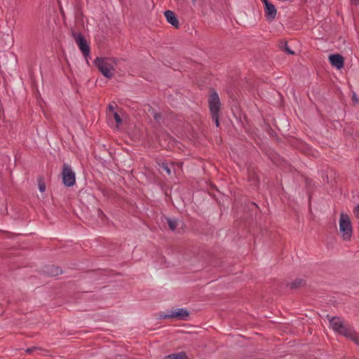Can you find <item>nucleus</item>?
<instances>
[{"mask_svg":"<svg viewBox=\"0 0 359 359\" xmlns=\"http://www.w3.org/2000/svg\"><path fill=\"white\" fill-rule=\"evenodd\" d=\"M331 327L339 334L353 341L359 345V338L354 330L348 324L345 323L340 318L333 317L330 320Z\"/></svg>","mask_w":359,"mask_h":359,"instance_id":"1","label":"nucleus"},{"mask_svg":"<svg viewBox=\"0 0 359 359\" xmlns=\"http://www.w3.org/2000/svg\"><path fill=\"white\" fill-rule=\"evenodd\" d=\"M95 65L104 77L111 79L115 73L117 60L112 57H97Z\"/></svg>","mask_w":359,"mask_h":359,"instance_id":"2","label":"nucleus"},{"mask_svg":"<svg viewBox=\"0 0 359 359\" xmlns=\"http://www.w3.org/2000/svg\"><path fill=\"white\" fill-rule=\"evenodd\" d=\"M352 224L348 215L341 212L339 218V233L344 241H350L352 236Z\"/></svg>","mask_w":359,"mask_h":359,"instance_id":"3","label":"nucleus"},{"mask_svg":"<svg viewBox=\"0 0 359 359\" xmlns=\"http://www.w3.org/2000/svg\"><path fill=\"white\" fill-rule=\"evenodd\" d=\"M62 176V182L65 186L72 187L75 184V173L67 163L63 164Z\"/></svg>","mask_w":359,"mask_h":359,"instance_id":"4","label":"nucleus"},{"mask_svg":"<svg viewBox=\"0 0 359 359\" xmlns=\"http://www.w3.org/2000/svg\"><path fill=\"white\" fill-rule=\"evenodd\" d=\"M73 36L84 57L88 56L90 54V47L83 35L79 33H73Z\"/></svg>","mask_w":359,"mask_h":359,"instance_id":"5","label":"nucleus"},{"mask_svg":"<svg viewBox=\"0 0 359 359\" xmlns=\"http://www.w3.org/2000/svg\"><path fill=\"white\" fill-rule=\"evenodd\" d=\"M208 103L211 114H219L221 108V103L219 95L217 93L214 92L210 95Z\"/></svg>","mask_w":359,"mask_h":359,"instance_id":"6","label":"nucleus"},{"mask_svg":"<svg viewBox=\"0 0 359 359\" xmlns=\"http://www.w3.org/2000/svg\"><path fill=\"white\" fill-rule=\"evenodd\" d=\"M265 17L267 20L272 21L276 18L277 10L271 3L266 4L264 6Z\"/></svg>","mask_w":359,"mask_h":359,"instance_id":"7","label":"nucleus"},{"mask_svg":"<svg viewBox=\"0 0 359 359\" xmlns=\"http://www.w3.org/2000/svg\"><path fill=\"white\" fill-rule=\"evenodd\" d=\"M329 60L331 65L338 69H341L344 65V57L339 54L330 55Z\"/></svg>","mask_w":359,"mask_h":359,"instance_id":"8","label":"nucleus"},{"mask_svg":"<svg viewBox=\"0 0 359 359\" xmlns=\"http://www.w3.org/2000/svg\"><path fill=\"white\" fill-rule=\"evenodd\" d=\"M189 316V312L184 309H177L172 311L168 317L175 318L180 320H186Z\"/></svg>","mask_w":359,"mask_h":359,"instance_id":"9","label":"nucleus"},{"mask_svg":"<svg viewBox=\"0 0 359 359\" xmlns=\"http://www.w3.org/2000/svg\"><path fill=\"white\" fill-rule=\"evenodd\" d=\"M164 15L167 21L175 28L180 27V22L178 19L176 18L175 14L172 11H166L164 13Z\"/></svg>","mask_w":359,"mask_h":359,"instance_id":"10","label":"nucleus"},{"mask_svg":"<svg viewBox=\"0 0 359 359\" xmlns=\"http://www.w3.org/2000/svg\"><path fill=\"white\" fill-rule=\"evenodd\" d=\"M147 108L148 112L153 116L156 122L158 123V124H161L163 121L162 114L160 112L155 111V110L150 105H148Z\"/></svg>","mask_w":359,"mask_h":359,"instance_id":"11","label":"nucleus"},{"mask_svg":"<svg viewBox=\"0 0 359 359\" xmlns=\"http://www.w3.org/2000/svg\"><path fill=\"white\" fill-rule=\"evenodd\" d=\"M62 271L58 267L49 266L47 267L46 273L50 276H55L61 273Z\"/></svg>","mask_w":359,"mask_h":359,"instance_id":"12","label":"nucleus"},{"mask_svg":"<svg viewBox=\"0 0 359 359\" xmlns=\"http://www.w3.org/2000/svg\"><path fill=\"white\" fill-rule=\"evenodd\" d=\"M305 283H306V282L304 279L297 278L294 281H293L292 283H291L290 284V289H292V290L298 289V288L305 285Z\"/></svg>","mask_w":359,"mask_h":359,"instance_id":"13","label":"nucleus"},{"mask_svg":"<svg viewBox=\"0 0 359 359\" xmlns=\"http://www.w3.org/2000/svg\"><path fill=\"white\" fill-rule=\"evenodd\" d=\"M279 47L290 55H294V52L289 47L287 41H280Z\"/></svg>","mask_w":359,"mask_h":359,"instance_id":"14","label":"nucleus"},{"mask_svg":"<svg viewBox=\"0 0 359 359\" xmlns=\"http://www.w3.org/2000/svg\"><path fill=\"white\" fill-rule=\"evenodd\" d=\"M165 359H189L186 354L183 352L171 354L165 356Z\"/></svg>","mask_w":359,"mask_h":359,"instance_id":"15","label":"nucleus"},{"mask_svg":"<svg viewBox=\"0 0 359 359\" xmlns=\"http://www.w3.org/2000/svg\"><path fill=\"white\" fill-rule=\"evenodd\" d=\"M167 222H168V224L169 226V228L172 230V231H174L176 229L177 226V221L175 220V219H170V218H167Z\"/></svg>","mask_w":359,"mask_h":359,"instance_id":"16","label":"nucleus"},{"mask_svg":"<svg viewBox=\"0 0 359 359\" xmlns=\"http://www.w3.org/2000/svg\"><path fill=\"white\" fill-rule=\"evenodd\" d=\"M110 116H112L116 121L117 128L122 123V119L116 111H113Z\"/></svg>","mask_w":359,"mask_h":359,"instance_id":"17","label":"nucleus"},{"mask_svg":"<svg viewBox=\"0 0 359 359\" xmlns=\"http://www.w3.org/2000/svg\"><path fill=\"white\" fill-rule=\"evenodd\" d=\"M161 168L163 169V171H165L168 175L171 174V170L169 168L168 165L166 163H163L161 165Z\"/></svg>","mask_w":359,"mask_h":359,"instance_id":"18","label":"nucleus"},{"mask_svg":"<svg viewBox=\"0 0 359 359\" xmlns=\"http://www.w3.org/2000/svg\"><path fill=\"white\" fill-rule=\"evenodd\" d=\"M212 121H215V123L217 127L219 126V114H211Z\"/></svg>","mask_w":359,"mask_h":359,"instance_id":"19","label":"nucleus"},{"mask_svg":"<svg viewBox=\"0 0 359 359\" xmlns=\"http://www.w3.org/2000/svg\"><path fill=\"white\" fill-rule=\"evenodd\" d=\"M114 109H115V106H114V103H111L108 105V109H109V116H111V114L113 113V111H114Z\"/></svg>","mask_w":359,"mask_h":359,"instance_id":"20","label":"nucleus"},{"mask_svg":"<svg viewBox=\"0 0 359 359\" xmlns=\"http://www.w3.org/2000/svg\"><path fill=\"white\" fill-rule=\"evenodd\" d=\"M39 189L41 192H43L45 191V189H46V185L41 181H39Z\"/></svg>","mask_w":359,"mask_h":359,"instance_id":"21","label":"nucleus"},{"mask_svg":"<svg viewBox=\"0 0 359 359\" xmlns=\"http://www.w3.org/2000/svg\"><path fill=\"white\" fill-rule=\"evenodd\" d=\"M353 213L357 218H359V204L355 207Z\"/></svg>","mask_w":359,"mask_h":359,"instance_id":"22","label":"nucleus"},{"mask_svg":"<svg viewBox=\"0 0 359 359\" xmlns=\"http://www.w3.org/2000/svg\"><path fill=\"white\" fill-rule=\"evenodd\" d=\"M351 4L358 5L359 4V0H349Z\"/></svg>","mask_w":359,"mask_h":359,"instance_id":"23","label":"nucleus"},{"mask_svg":"<svg viewBox=\"0 0 359 359\" xmlns=\"http://www.w3.org/2000/svg\"><path fill=\"white\" fill-rule=\"evenodd\" d=\"M34 349H36V348H35V347L29 348H27V349L26 350V352H27V353H32V351H33Z\"/></svg>","mask_w":359,"mask_h":359,"instance_id":"24","label":"nucleus"},{"mask_svg":"<svg viewBox=\"0 0 359 359\" xmlns=\"http://www.w3.org/2000/svg\"><path fill=\"white\" fill-rule=\"evenodd\" d=\"M353 100L356 102V103H359V100L358 98H356L355 97V94H353Z\"/></svg>","mask_w":359,"mask_h":359,"instance_id":"25","label":"nucleus"},{"mask_svg":"<svg viewBox=\"0 0 359 359\" xmlns=\"http://www.w3.org/2000/svg\"><path fill=\"white\" fill-rule=\"evenodd\" d=\"M262 2L264 4V6L266 5V4L270 3L269 0H261Z\"/></svg>","mask_w":359,"mask_h":359,"instance_id":"26","label":"nucleus"},{"mask_svg":"<svg viewBox=\"0 0 359 359\" xmlns=\"http://www.w3.org/2000/svg\"><path fill=\"white\" fill-rule=\"evenodd\" d=\"M193 1H195L196 0H192Z\"/></svg>","mask_w":359,"mask_h":359,"instance_id":"27","label":"nucleus"}]
</instances>
